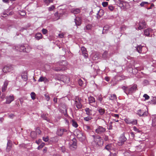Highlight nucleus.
I'll list each match as a JSON object with an SVG mask.
<instances>
[{"label": "nucleus", "instance_id": "24", "mask_svg": "<svg viewBox=\"0 0 156 156\" xmlns=\"http://www.w3.org/2000/svg\"><path fill=\"white\" fill-rule=\"evenodd\" d=\"M38 81L39 82L44 81L46 83L48 82V80L46 77L41 76L38 80Z\"/></svg>", "mask_w": 156, "mask_h": 156}, {"label": "nucleus", "instance_id": "38", "mask_svg": "<svg viewBox=\"0 0 156 156\" xmlns=\"http://www.w3.org/2000/svg\"><path fill=\"white\" fill-rule=\"evenodd\" d=\"M111 144H108L106 145L105 147V148L108 151H110V150L111 149Z\"/></svg>", "mask_w": 156, "mask_h": 156}, {"label": "nucleus", "instance_id": "46", "mask_svg": "<svg viewBox=\"0 0 156 156\" xmlns=\"http://www.w3.org/2000/svg\"><path fill=\"white\" fill-rule=\"evenodd\" d=\"M55 8V6L54 5H52L50 7L48 8V10L49 11H51L53 10Z\"/></svg>", "mask_w": 156, "mask_h": 156}, {"label": "nucleus", "instance_id": "29", "mask_svg": "<svg viewBox=\"0 0 156 156\" xmlns=\"http://www.w3.org/2000/svg\"><path fill=\"white\" fill-rule=\"evenodd\" d=\"M61 14L59 13L58 12H56L54 14V16H55V20H57L59 19L60 17Z\"/></svg>", "mask_w": 156, "mask_h": 156}, {"label": "nucleus", "instance_id": "30", "mask_svg": "<svg viewBox=\"0 0 156 156\" xmlns=\"http://www.w3.org/2000/svg\"><path fill=\"white\" fill-rule=\"evenodd\" d=\"M30 136L32 138H35L37 136L36 133L35 131H32L30 133Z\"/></svg>", "mask_w": 156, "mask_h": 156}, {"label": "nucleus", "instance_id": "1", "mask_svg": "<svg viewBox=\"0 0 156 156\" xmlns=\"http://www.w3.org/2000/svg\"><path fill=\"white\" fill-rule=\"evenodd\" d=\"M122 89L124 90V92L127 95H128V94H132L136 91L137 89V85L136 84H134L129 88L123 86L122 87Z\"/></svg>", "mask_w": 156, "mask_h": 156}, {"label": "nucleus", "instance_id": "3", "mask_svg": "<svg viewBox=\"0 0 156 156\" xmlns=\"http://www.w3.org/2000/svg\"><path fill=\"white\" fill-rule=\"evenodd\" d=\"M68 130L62 127H58L56 131V134L60 136H62L66 133H68Z\"/></svg>", "mask_w": 156, "mask_h": 156}, {"label": "nucleus", "instance_id": "63", "mask_svg": "<svg viewBox=\"0 0 156 156\" xmlns=\"http://www.w3.org/2000/svg\"><path fill=\"white\" fill-rule=\"evenodd\" d=\"M112 122H110L109 123V129H112Z\"/></svg>", "mask_w": 156, "mask_h": 156}, {"label": "nucleus", "instance_id": "15", "mask_svg": "<svg viewBox=\"0 0 156 156\" xmlns=\"http://www.w3.org/2000/svg\"><path fill=\"white\" fill-rule=\"evenodd\" d=\"M9 83V81L8 80H5L2 88V92H4L6 90Z\"/></svg>", "mask_w": 156, "mask_h": 156}, {"label": "nucleus", "instance_id": "4", "mask_svg": "<svg viewBox=\"0 0 156 156\" xmlns=\"http://www.w3.org/2000/svg\"><path fill=\"white\" fill-rule=\"evenodd\" d=\"M95 132L98 134L102 135L106 131V129L102 126H98L95 130Z\"/></svg>", "mask_w": 156, "mask_h": 156}, {"label": "nucleus", "instance_id": "8", "mask_svg": "<svg viewBox=\"0 0 156 156\" xmlns=\"http://www.w3.org/2000/svg\"><path fill=\"white\" fill-rule=\"evenodd\" d=\"M67 65V63L66 61H63L60 62H58L57 63V66H59L61 68H63L65 69V70L66 69V66Z\"/></svg>", "mask_w": 156, "mask_h": 156}, {"label": "nucleus", "instance_id": "33", "mask_svg": "<svg viewBox=\"0 0 156 156\" xmlns=\"http://www.w3.org/2000/svg\"><path fill=\"white\" fill-rule=\"evenodd\" d=\"M83 127L84 130L88 132L90 131L91 130L90 127L87 125H85Z\"/></svg>", "mask_w": 156, "mask_h": 156}, {"label": "nucleus", "instance_id": "59", "mask_svg": "<svg viewBox=\"0 0 156 156\" xmlns=\"http://www.w3.org/2000/svg\"><path fill=\"white\" fill-rule=\"evenodd\" d=\"M64 34H59L58 35V36L60 38H62L64 37Z\"/></svg>", "mask_w": 156, "mask_h": 156}, {"label": "nucleus", "instance_id": "51", "mask_svg": "<svg viewBox=\"0 0 156 156\" xmlns=\"http://www.w3.org/2000/svg\"><path fill=\"white\" fill-rule=\"evenodd\" d=\"M42 117L44 119L47 120L48 122L49 121V120H50L49 119H48V117L47 116H45L44 115H42Z\"/></svg>", "mask_w": 156, "mask_h": 156}, {"label": "nucleus", "instance_id": "2", "mask_svg": "<svg viewBox=\"0 0 156 156\" xmlns=\"http://www.w3.org/2000/svg\"><path fill=\"white\" fill-rule=\"evenodd\" d=\"M96 144L99 146H102L103 144V140L101 137L98 136L93 135L92 136Z\"/></svg>", "mask_w": 156, "mask_h": 156}, {"label": "nucleus", "instance_id": "17", "mask_svg": "<svg viewBox=\"0 0 156 156\" xmlns=\"http://www.w3.org/2000/svg\"><path fill=\"white\" fill-rule=\"evenodd\" d=\"M12 142L10 140H8L7 145L6 151L9 152L10 150L12 147Z\"/></svg>", "mask_w": 156, "mask_h": 156}, {"label": "nucleus", "instance_id": "55", "mask_svg": "<svg viewBox=\"0 0 156 156\" xmlns=\"http://www.w3.org/2000/svg\"><path fill=\"white\" fill-rule=\"evenodd\" d=\"M133 130L136 132H140V131L136 126H134L133 127Z\"/></svg>", "mask_w": 156, "mask_h": 156}, {"label": "nucleus", "instance_id": "62", "mask_svg": "<svg viewBox=\"0 0 156 156\" xmlns=\"http://www.w3.org/2000/svg\"><path fill=\"white\" fill-rule=\"evenodd\" d=\"M61 150L62 151L63 153H64L65 151V147H61Z\"/></svg>", "mask_w": 156, "mask_h": 156}, {"label": "nucleus", "instance_id": "11", "mask_svg": "<svg viewBox=\"0 0 156 156\" xmlns=\"http://www.w3.org/2000/svg\"><path fill=\"white\" fill-rule=\"evenodd\" d=\"M148 114V112L146 111H144L143 110L139 109L137 111V114L140 116L145 117Z\"/></svg>", "mask_w": 156, "mask_h": 156}, {"label": "nucleus", "instance_id": "34", "mask_svg": "<svg viewBox=\"0 0 156 156\" xmlns=\"http://www.w3.org/2000/svg\"><path fill=\"white\" fill-rule=\"evenodd\" d=\"M61 112L63 113L65 116H67L68 115L67 114V109L66 108H65L64 110H62L61 109Z\"/></svg>", "mask_w": 156, "mask_h": 156}, {"label": "nucleus", "instance_id": "22", "mask_svg": "<svg viewBox=\"0 0 156 156\" xmlns=\"http://www.w3.org/2000/svg\"><path fill=\"white\" fill-rule=\"evenodd\" d=\"M104 12L102 10H100L97 14L98 16L97 18L99 19L100 17L104 15Z\"/></svg>", "mask_w": 156, "mask_h": 156}, {"label": "nucleus", "instance_id": "32", "mask_svg": "<svg viewBox=\"0 0 156 156\" xmlns=\"http://www.w3.org/2000/svg\"><path fill=\"white\" fill-rule=\"evenodd\" d=\"M72 126L75 128H77L78 125L76 122L74 120H72L71 121Z\"/></svg>", "mask_w": 156, "mask_h": 156}, {"label": "nucleus", "instance_id": "7", "mask_svg": "<svg viewBox=\"0 0 156 156\" xmlns=\"http://www.w3.org/2000/svg\"><path fill=\"white\" fill-rule=\"evenodd\" d=\"M124 120L127 124L132 125H136L137 124V120L136 119L131 120L129 119H126Z\"/></svg>", "mask_w": 156, "mask_h": 156}, {"label": "nucleus", "instance_id": "45", "mask_svg": "<svg viewBox=\"0 0 156 156\" xmlns=\"http://www.w3.org/2000/svg\"><path fill=\"white\" fill-rule=\"evenodd\" d=\"M52 140L55 142H57L58 140V137L57 136H55L52 138Z\"/></svg>", "mask_w": 156, "mask_h": 156}, {"label": "nucleus", "instance_id": "39", "mask_svg": "<svg viewBox=\"0 0 156 156\" xmlns=\"http://www.w3.org/2000/svg\"><path fill=\"white\" fill-rule=\"evenodd\" d=\"M92 119V118L90 116L84 117V120L86 121H89Z\"/></svg>", "mask_w": 156, "mask_h": 156}, {"label": "nucleus", "instance_id": "12", "mask_svg": "<svg viewBox=\"0 0 156 156\" xmlns=\"http://www.w3.org/2000/svg\"><path fill=\"white\" fill-rule=\"evenodd\" d=\"M81 98H78V100H76L75 101V104L77 108L78 109H81L82 108V105L81 103Z\"/></svg>", "mask_w": 156, "mask_h": 156}, {"label": "nucleus", "instance_id": "13", "mask_svg": "<svg viewBox=\"0 0 156 156\" xmlns=\"http://www.w3.org/2000/svg\"><path fill=\"white\" fill-rule=\"evenodd\" d=\"M89 103L91 105L93 106L95 104V100L94 97L90 96L88 98Z\"/></svg>", "mask_w": 156, "mask_h": 156}, {"label": "nucleus", "instance_id": "42", "mask_svg": "<svg viewBox=\"0 0 156 156\" xmlns=\"http://www.w3.org/2000/svg\"><path fill=\"white\" fill-rule=\"evenodd\" d=\"M45 145V144L44 143H42L41 145H40L37 148V149L38 150H39L40 149H41L42 148H43L44 146Z\"/></svg>", "mask_w": 156, "mask_h": 156}, {"label": "nucleus", "instance_id": "23", "mask_svg": "<svg viewBox=\"0 0 156 156\" xmlns=\"http://www.w3.org/2000/svg\"><path fill=\"white\" fill-rule=\"evenodd\" d=\"M71 11L74 14H77L80 12V9L78 8H73L71 10Z\"/></svg>", "mask_w": 156, "mask_h": 156}, {"label": "nucleus", "instance_id": "9", "mask_svg": "<svg viewBox=\"0 0 156 156\" xmlns=\"http://www.w3.org/2000/svg\"><path fill=\"white\" fill-rule=\"evenodd\" d=\"M13 68V67L12 65H10L9 66H6L3 67V71L4 73H7L12 70Z\"/></svg>", "mask_w": 156, "mask_h": 156}, {"label": "nucleus", "instance_id": "35", "mask_svg": "<svg viewBox=\"0 0 156 156\" xmlns=\"http://www.w3.org/2000/svg\"><path fill=\"white\" fill-rule=\"evenodd\" d=\"M109 27L108 26L106 25L103 28V29L102 31V33L104 34L106 32V31H107L109 29Z\"/></svg>", "mask_w": 156, "mask_h": 156}, {"label": "nucleus", "instance_id": "60", "mask_svg": "<svg viewBox=\"0 0 156 156\" xmlns=\"http://www.w3.org/2000/svg\"><path fill=\"white\" fill-rule=\"evenodd\" d=\"M42 140L41 139H39L38 141L36 140V143L37 144H40V143L41 142Z\"/></svg>", "mask_w": 156, "mask_h": 156}, {"label": "nucleus", "instance_id": "37", "mask_svg": "<svg viewBox=\"0 0 156 156\" xmlns=\"http://www.w3.org/2000/svg\"><path fill=\"white\" fill-rule=\"evenodd\" d=\"M92 28V25L90 24H88L84 28V30H90Z\"/></svg>", "mask_w": 156, "mask_h": 156}, {"label": "nucleus", "instance_id": "47", "mask_svg": "<svg viewBox=\"0 0 156 156\" xmlns=\"http://www.w3.org/2000/svg\"><path fill=\"white\" fill-rule=\"evenodd\" d=\"M42 33L44 34H45L48 33V30L46 29H43L42 30Z\"/></svg>", "mask_w": 156, "mask_h": 156}, {"label": "nucleus", "instance_id": "44", "mask_svg": "<svg viewBox=\"0 0 156 156\" xmlns=\"http://www.w3.org/2000/svg\"><path fill=\"white\" fill-rule=\"evenodd\" d=\"M151 103L154 105L156 104V98H154L153 100L151 101Z\"/></svg>", "mask_w": 156, "mask_h": 156}, {"label": "nucleus", "instance_id": "36", "mask_svg": "<svg viewBox=\"0 0 156 156\" xmlns=\"http://www.w3.org/2000/svg\"><path fill=\"white\" fill-rule=\"evenodd\" d=\"M142 47L141 45H139L136 47V50L139 53L141 52Z\"/></svg>", "mask_w": 156, "mask_h": 156}, {"label": "nucleus", "instance_id": "16", "mask_svg": "<svg viewBox=\"0 0 156 156\" xmlns=\"http://www.w3.org/2000/svg\"><path fill=\"white\" fill-rule=\"evenodd\" d=\"M75 24L77 27L80 26L81 24V19L80 17H76L74 20Z\"/></svg>", "mask_w": 156, "mask_h": 156}, {"label": "nucleus", "instance_id": "50", "mask_svg": "<svg viewBox=\"0 0 156 156\" xmlns=\"http://www.w3.org/2000/svg\"><path fill=\"white\" fill-rule=\"evenodd\" d=\"M143 97L145 98V100H148L150 98V97L146 94H144Z\"/></svg>", "mask_w": 156, "mask_h": 156}, {"label": "nucleus", "instance_id": "64", "mask_svg": "<svg viewBox=\"0 0 156 156\" xmlns=\"http://www.w3.org/2000/svg\"><path fill=\"white\" fill-rule=\"evenodd\" d=\"M47 148L46 147H45L43 149V152L44 153H46L47 151Z\"/></svg>", "mask_w": 156, "mask_h": 156}, {"label": "nucleus", "instance_id": "53", "mask_svg": "<svg viewBox=\"0 0 156 156\" xmlns=\"http://www.w3.org/2000/svg\"><path fill=\"white\" fill-rule=\"evenodd\" d=\"M102 5L103 7H105L108 5V2H103Z\"/></svg>", "mask_w": 156, "mask_h": 156}, {"label": "nucleus", "instance_id": "6", "mask_svg": "<svg viewBox=\"0 0 156 156\" xmlns=\"http://www.w3.org/2000/svg\"><path fill=\"white\" fill-rule=\"evenodd\" d=\"M70 148L72 150H74L77 148L76 140L75 138L73 139L70 142Z\"/></svg>", "mask_w": 156, "mask_h": 156}, {"label": "nucleus", "instance_id": "41", "mask_svg": "<svg viewBox=\"0 0 156 156\" xmlns=\"http://www.w3.org/2000/svg\"><path fill=\"white\" fill-rule=\"evenodd\" d=\"M108 56V52L107 51H105L102 54V57L104 58H106Z\"/></svg>", "mask_w": 156, "mask_h": 156}, {"label": "nucleus", "instance_id": "14", "mask_svg": "<svg viewBox=\"0 0 156 156\" xmlns=\"http://www.w3.org/2000/svg\"><path fill=\"white\" fill-rule=\"evenodd\" d=\"M6 103L7 104H10L11 102L14 100V97L13 95H10L7 96L6 98Z\"/></svg>", "mask_w": 156, "mask_h": 156}, {"label": "nucleus", "instance_id": "19", "mask_svg": "<svg viewBox=\"0 0 156 156\" xmlns=\"http://www.w3.org/2000/svg\"><path fill=\"white\" fill-rule=\"evenodd\" d=\"M86 114L89 116L91 115L92 114L93 111L89 108H87L84 109Z\"/></svg>", "mask_w": 156, "mask_h": 156}, {"label": "nucleus", "instance_id": "27", "mask_svg": "<svg viewBox=\"0 0 156 156\" xmlns=\"http://www.w3.org/2000/svg\"><path fill=\"white\" fill-rule=\"evenodd\" d=\"M98 111L101 115H103L105 113V110L104 108L99 107L98 108Z\"/></svg>", "mask_w": 156, "mask_h": 156}, {"label": "nucleus", "instance_id": "5", "mask_svg": "<svg viewBox=\"0 0 156 156\" xmlns=\"http://www.w3.org/2000/svg\"><path fill=\"white\" fill-rule=\"evenodd\" d=\"M58 80L64 83H68L70 81V79L69 77L64 75L61 76Z\"/></svg>", "mask_w": 156, "mask_h": 156}, {"label": "nucleus", "instance_id": "54", "mask_svg": "<svg viewBox=\"0 0 156 156\" xmlns=\"http://www.w3.org/2000/svg\"><path fill=\"white\" fill-rule=\"evenodd\" d=\"M44 96L45 97L46 99V100L48 101H49L50 98V97L46 94H45Z\"/></svg>", "mask_w": 156, "mask_h": 156}, {"label": "nucleus", "instance_id": "61", "mask_svg": "<svg viewBox=\"0 0 156 156\" xmlns=\"http://www.w3.org/2000/svg\"><path fill=\"white\" fill-rule=\"evenodd\" d=\"M112 116H113L115 117H117L118 118L119 117V115L118 114H112Z\"/></svg>", "mask_w": 156, "mask_h": 156}, {"label": "nucleus", "instance_id": "52", "mask_svg": "<svg viewBox=\"0 0 156 156\" xmlns=\"http://www.w3.org/2000/svg\"><path fill=\"white\" fill-rule=\"evenodd\" d=\"M43 140L45 142H47L49 140V137L47 136L46 137H43Z\"/></svg>", "mask_w": 156, "mask_h": 156}, {"label": "nucleus", "instance_id": "25", "mask_svg": "<svg viewBox=\"0 0 156 156\" xmlns=\"http://www.w3.org/2000/svg\"><path fill=\"white\" fill-rule=\"evenodd\" d=\"M126 140V138L125 136H122L120 137L119 139V143H121L119 145H121Z\"/></svg>", "mask_w": 156, "mask_h": 156}, {"label": "nucleus", "instance_id": "28", "mask_svg": "<svg viewBox=\"0 0 156 156\" xmlns=\"http://www.w3.org/2000/svg\"><path fill=\"white\" fill-rule=\"evenodd\" d=\"M21 77L24 81H26L27 80V73H23Z\"/></svg>", "mask_w": 156, "mask_h": 156}, {"label": "nucleus", "instance_id": "26", "mask_svg": "<svg viewBox=\"0 0 156 156\" xmlns=\"http://www.w3.org/2000/svg\"><path fill=\"white\" fill-rule=\"evenodd\" d=\"M35 37L37 40H39L42 38V36L41 33H38L35 35Z\"/></svg>", "mask_w": 156, "mask_h": 156}, {"label": "nucleus", "instance_id": "10", "mask_svg": "<svg viewBox=\"0 0 156 156\" xmlns=\"http://www.w3.org/2000/svg\"><path fill=\"white\" fill-rule=\"evenodd\" d=\"M139 25L138 28L139 30H141L146 27V23L144 20H142L139 23Z\"/></svg>", "mask_w": 156, "mask_h": 156}, {"label": "nucleus", "instance_id": "31", "mask_svg": "<svg viewBox=\"0 0 156 156\" xmlns=\"http://www.w3.org/2000/svg\"><path fill=\"white\" fill-rule=\"evenodd\" d=\"M110 100H114L116 99L117 97L115 94H111L110 96L109 97Z\"/></svg>", "mask_w": 156, "mask_h": 156}, {"label": "nucleus", "instance_id": "20", "mask_svg": "<svg viewBox=\"0 0 156 156\" xmlns=\"http://www.w3.org/2000/svg\"><path fill=\"white\" fill-rule=\"evenodd\" d=\"M153 30L151 28H148L144 30V33L147 36H149L150 34L152 32Z\"/></svg>", "mask_w": 156, "mask_h": 156}, {"label": "nucleus", "instance_id": "18", "mask_svg": "<svg viewBox=\"0 0 156 156\" xmlns=\"http://www.w3.org/2000/svg\"><path fill=\"white\" fill-rule=\"evenodd\" d=\"M81 50L82 53V54L85 58H87L88 56V54L87 53V51L86 48L85 47H82L81 48Z\"/></svg>", "mask_w": 156, "mask_h": 156}, {"label": "nucleus", "instance_id": "21", "mask_svg": "<svg viewBox=\"0 0 156 156\" xmlns=\"http://www.w3.org/2000/svg\"><path fill=\"white\" fill-rule=\"evenodd\" d=\"M52 69L56 71H63L65 70V69L63 68H61L60 67L53 66Z\"/></svg>", "mask_w": 156, "mask_h": 156}, {"label": "nucleus", "instance_id": "49", "mask_svg": "<svg viewBox=\"0 0 156 156\" xmlns=\"http://www.w3.org/2000/svg\"><path fill=\"white\" fill-rule=\"evenodd\" d=\"M98 100L100 101L101 103L102 101L103 100V98L101 95H99L98 98Z\"/></svg>", "mask_w": 156, "mask_h": 156}, {"label": "nucleus", "instance_id": "48", "mask_svg": "<svg viewBox=\"0 0 156 156\" xmlns=\"http://www.w3.org/2000/svg\"><path fill=\"white\" fill-rule=\"evenodd\" d=\"M148 3L147 2H142L140 4V5L141 7L144 6L145 4H148Z\"/></svg>", "mask_w": 156, "mask_h": 156}, {"label": "nucleus", "instance_id": "56", "mask_svg": "<svg viewBox=\"0 0 156 156\" xmlns=\"http://www.w3.org/2000/svg\"><path fill=\"white\" fill-rule=\"evenodd\" d=\"M108 9L110 10L111 11H112L114 10V8L113 6H109L108 7Z\"/></svg>", "mask_w": 156, "mask_h": 156}, {"label": "nucleus", "instance_id": "40", "mask_svg": "<svg viewBox=\"0 0 156 156\" xmlns=\"http://www.w3.org/2000/svg\"><path fill=\"white\" fill-rule=\"evenodd\" d=\"M53 0H44V2L47 5H48L51 2H53Z\"/></svg>", "mask_w": 156, "mask_h": 156}, {"label": "nucleus", "instance_id": "57", "mask_svg": "<svg viewBox=\"0 0 156 156\" xmlns=\"http://www.w3.org/2000/svg\"><path fill=\"white\" fill-rule=\"evenodd\" d=\"M78 83L80 86H82L83 84L82 81L81 79H79L78 80Z\"/></svg>", "mask_w": 156, "mask_h": 156}, {"label": "nucleus", "instance_id": "43", "mask_svg": "<svg viewBox=\"0 0 156 156\" xmlns=\"http://www.w3.org/2000/svg\"><path fill=\"white\" fill-rule=\"evenodd\" d=\"M35 94L34 92H32L31 94V96L32 99L33 100H34L35 99Z\"/></svg>", "mask_w": 156, "mask_h": 156}, {"label": "nucleus", "instance_id": "58", "mask_svg": "<svg viewBox=\"0 0 156 156\" xmlns=\"http://www.w3.org/2000/svg\"><path fill=\"white\" fill-rule=\"evenodd\" d=\"M104 139L105 140L107 141L108 140V136H105Z\"/></svg>", "mask_w": 156, "mask_h": 156}]
</instances>
